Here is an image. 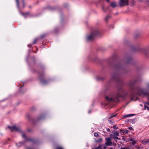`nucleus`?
Masks as SVG:
<instances>
[{"label": "nucleus", "instance_id": "obj_1", "mask_svg": "<svg viewBox=\"0 0 149 149\" xmlns=\"http://www.w3.org/2000/svg\"><path fill=\"white\" fill-rule=\"evenodd\" d=\"M100 34L99 30L97 28L94 29L90 35L87 37V40L88 41H91L94 39L95 37Z\"/></svg>", "mask_w": 149, "mask_h": 149}, {"label": "nucleus", "instance_id": "obj_2", "mask_svg": "<svg viewBox=\"0 0 149 149\" xmlns=\"http://www.w3.org/2000/svg\"><path fill=\"white\" fill-rule=\"evenodd\" d=\"M125 95H123L120 94V93H118L117 94L116 97L113 98H111L109 97L108 96H106L105 97V99L107 101L109 102L113 101L117 102L119 101L118 98L119 97H124L126 96V95H127V94L125 93Z\"/></svg>", "mask_w": 149, "mask_h": 149}, {"label": "nucleus", "instance_id": "obj_3", "mask_svg": "<svg viewBox=\"0 0 149 149\" xmlns=\"http://www.w3.org/2000/svg\"><path fill=\"white\" fill-rule=\"evenodd\" d=\"M38 75L40 77V81L42 84H46L48 83V81L45 78H42V77L44 75V72L43 71L41 72H39Z\"/></svg>", "mask_w": 149, "mask_h": 149}, {"label": "nucleus", "instance_id": "obj_4", "mask_svg": "<svg viewBox=\"0 0 149 149\" xmlns=\"http://www.w3.org/2000/svg\"><path fill=\"white\" fill-rule=\"evenodd\" d=\"M22 137L25 139V141L31 142L33 144L36 143V141L34 139L27 137L24 132L22 133Z\"/></svg>", "mask_w": 149, "mask_h": 149}, {"label": "nucleus", "instance_id": "obj_5", "mask_svg": "<svg viewBox=\"0 0 149 149\" xmlns=\"http://www.w3.org/2000/svg\"><path fill=\"white\" fill-rule=\"evenodd\" d=\"M119 4L120 7L125 6L129 5L128 0H119Z\"/></svg>", "mask_w": 149, "mask_h": 149}, {"label": "nucleus", "instance_id": "obj_6", "mask_svg": "<svg viewBox=\"0 0 149 149\" xmlns=\"http://www.w3.org/2000/svg\"><path fill=\"white\" fill-rule=\"evenodd\" d=\"M8 127L10 130L11 132H13L14 130L19 132H20L21 131L19 127L16 126L15 125H14L12 127H10L8 126Z\"/></svg>", "mask_w": 149, "mask_h": 149}, {"label": "nucleus", "instance_id": "obj_7", "mask_svg": "<svg viewBox=\"0 0 149 149\" xmlns=\"http://www.w3.org/2000/svg\"><path fill=\"white\" fill-rule=\"evenodd\" d=\"M119 135V133L116 131H115L113 132V135H111V137L114 140L116 141H117L118 139L120 140V139L118 138V136Z\"/></svg>", "mask_w": 149, "mask_h": 149}, {"label": "nucleus", "instance_id": "obj_8", "mask_svg": "<svg viewBox=\"0 0 149 149\" xmlns=\"http://www.w3.org/2000/svg\"><path fill=\"white\" fill-rule=\"evenodd\" d=\"M105 139L106 140L105 144L106 146H111L112 144L111 138L109 137H106Z\"/></svg>", "mask_w": 149, "mask_h": 149}, {"label": "nucleus", "instance_id": "obj_9", "mask_svg": "<svg viewBox=\"0 0 149 149\" xmlns=\"http://www.w3.org/2000/svg\"><path fill=\"white\" fill-rule=\"evenodd\" d=\"M137 82V81L136 79L132 80L129 81L128 83V85L129 87L131 89H132V87L135 85L136 83Z\"/></svg>", "mask_w": 149, "mask_h": 149}, {"label": "nucleus", "instance_id": "obj_10", "mask_svg": "<svg viewBox=\"0 0 149 149\" xmlns=\"http://www.w3.org/2000/svg\"><path fill=\"white\" fill-rule=\"evenodd\" d=\"M138 95H148V93L147 91H145L143 89H141L140 90V92H138L137 93Z\"/></svg>", "mask_w": 149, "mask_h": 149}, {"label": "nucleus", "instance_id": "obj_11", "mask_svg": "<svg viewBox=\"0 0 149 149\" xmlns=\"http://www.w3.org/2000/svg\"><path fill=\"white\" fill-rule=\"evenodd\" d=\"M112 79L113 80L118 81L119 80L118 76L116 74H113L112 75Z\"/></svg>", "mask_w": 149, "mask_h": 149}, {"label": "nucleus", "instance_id": "obj_12", "mask_svg": "<svg viewBox=\"0 0 149 149\" xmlns=\"http://www.w3.org/2000/svg\"><path fill=\"white\" fill-rule=\"evenodd\" d=\"M140 142L142 143L144 145H146L149 143V139L141 140L140 141Z\"/></svg>", "mask_w": 149, "mask_h": 149}, {"label": "nucleus", "instance_id": "obj_13", "mask_svg": "<svg viewBox=\"0 0 149 149\" xmlns=\"http://www.w3.org/2000/svg\"><path fill=\"white\" fill-rule=\"evenodd\" d=\"M22 15H23L26 18L29 15V12H27L26 13H21Z\"/></svg>", "mask_w": 149, "mask_h": 149}, {"label": "nucleus", "instance_id": "obj_14", "mask_svg": "<svg viewBox=\"0 0 149 149\" xmlns=\"http://www.w3.org/2000/svg\"><path fill=\"white\" fill-rule=\"evenodd\" d=\"M110 6L112 8H115L117 6L116 4V3L115 2H113L111 3Z\"/></svg>", "mask_w": 149, "mask_h": 149}, {"label": "nucleus", "instance_id": "obj_15", "mask_svg": "<svg viewBox=\"0 0 149 149\" xmlns=\"http://www.w3.org/2000/svg\"><path fill=\"white\" fill-rule=\"evenodd\" d=\"M148 51V48H146L143 49H142V52L145 54H146L147 52Z\"/></svg>", "mask_w": 149, "mask_h": 149}, {"label": "nucleus", "instance_id": "obj_16", "mask_svg": "<svg viewBox=\"0 0 149 149\" xmlns=\"http://www.w3.org/2000/svg\"><path fill=\"white\" fill-rule=\"evenodd\" d=\"M117 115V113H113L112 114H111L110 116L108 118V119H110L112 118L115 117Z\"/></svg>", "mask_w": 149, "mask_h": 149}, {"label": "nucleus", "instance_id": "obj_17", "mask_svg": "<svg viewBox=\"0 0 149 149\" xmlns=\"http://www.w3.org/2000/svg\"><path fill=\"white\" fill-rule=\"evenodd\" d=\"M46 35V34H42L39 37V38L41 39H43L45 38Z\"/></svg>", "mask_w": 149, "mask_h": 149}, {"label": "nucleus", "instance_id": "obj_18", "mask_svg": "<svg viewBox=\"0 0 149 149\" xmlns=\"http://www.w3.org/2000/svg\"><path fill=\"white\" fill-rule=\"evenodd\" d=\"M129 1V2L130 3V5L131 6L133 5L134 4V0H128Z\"/></svg>", "mask_w": 149, "mask_h": 149}, {"label": "nucleus", "instance_id": "obj_19", "mask_svg": "<svg viewBox=\"0 0 149 149\" xmlns=\"http://www.w3.org/2000/svg\"><path fill=\"white\" fill-rule=\"evenodd\" d=\"M102 145L100 144L98 147H95L93 149H102Z\"/></svg>", "mask_w": 149, "mask_h": 149}, {"label": "nucleus", "instance_id": "obj_20", "mask_svg": "<svg viewBox=\"0 0 149 149\" xmlns=\"http://www.w3.org/2000/svg\"><path fill=\"white\" fill-rule=\"evenodd\" d=\"M111 16H110L109 15H108L107 16L105 17V20L107 21H108V19H109L110 18H111Z\"/></svg>", "mask_w": 149, "mask_h": 149}, {"label": "nucleus", "instance_id": "obj_21", "mask_svg": "<svg viewBox=\"0 0 149 149\" xmlns=\"http://www.w3.org/2000/svg\"><path fill=\"white\" fill-rule=\"evenodd\" d=\"M22 143V142H20L19 143H16V145L18 147H20L21 146Z\"/></svg>", "mask_w": 149, "mask_h": 149}, {"label": "nucleus", "instance_id": "obj_22", "mask_svg": "<svg viewBox=\"0 0 149 149\" xmlns=\"http://www.w3.org/2000/svg\"><path fill=\"white\" fill-rule=\"evenodd\" d=\"M95 141L96 142H101L102 141V138H100L97 140H96Z\"/></svg>", "mask_w": 149, "mask_h": 149}, {"label": "nucleus", "instance_id": "obj_23", "mask_svg": "<svg viewBox=\"0 0 149 149\" xmlns=\"http://www.w3.org/2000/svg\"><path fill=\"white\" fill-rule=\"evenodd\" d=\"M133 115H134L133 114H128V115H125L124 116L125 118L128 117H130V116H133Z\"/></svg>", "mask_w": 149, "mask_h": 149}, {"label": "nucleus", "instance_id": "obj_24", "mask_svg": "<svg viewBox=\"0 0 149 149\" xmlns=\"http://www.w3.org/2000/svg\"><path fill=\"white\" fill-rule=\"evenodd\" d=\"M133 115H134L133 114H128V115H125L124 116L125 118L128 117H130V116H133Z\"/></svg>", "mask_w": 149, "mask_h": 149}, {"label": "nucleus", "instance_id": "obj_25", "mask_svg": "<svg viewBox=\"0 0 149 149\" xmlns=\"http://www.w3.org/2000/svg\"><path fill=\"white\" fill-rule=\"evenodd\" d=\"M38 40V38H36L35 39L33 42V44H36V42H37Z\"/></svg>", "mask_w": 149, "mask_h": 149}, {"label": "nucleus", "instance_id": "obj_26", "mask_svg": "<svg viewBox=\"0 0 149 149\" xmlns=\"http://www.w3.org/2000/svg\"><path fill=\"white\" fill-rule=\"evenodd\" d=\"M144 109L145 110H146L147 109L148 110H149V107H148L146 105H144Z\"/></svg>", "mask_w": 149, "mask_h": 149}, {"label": "nucleus", "instance_id": "obj_27", "mask_svg": "<svg viewBox=\"0 0 149 149\" xmlns=\"http://www.w3.org/2000/svg\"><path fill=\"white\" fill-rule=\"evenodd\" d=\"M113 128L115 130H116L118 128V127L116 125H113Z\"/></svg>", "mask_w": 149, "mask_h": 149}, {"label": "nucleus", "instance_id": "obj_28", "mask_svg": "<svg viewBox=\"0 0 149 149\" xmlns=\"http://www.w3.org/2000/svg\"><path fill=\"white\" fill-rule=\"evenodd\" d=\"M55 149H63V148L61 146H58L56 147Z\"/></svg>", "mask_w": 149, "mask_h": 149}, {"label": "nucleus", "instance_id": "obj_29", "mask_svg": "<svg viewBox=\"0 0 149 149\" xmlns=\"http://www.w3.org/2000/svg\"><path fill=\"white\" fill-rule=\"evenodd\" d=\"M94 136L95 137H97L99 135L97 133L95 132L94 133Z\"/></svg>", "mask_w": 149, "mask_h": 149}, {"label": "nucleus", "instance_id": "obj_30", "mask_svg": "<svg viewBox=\"0 0 149 149\" xmlns=\"http://www.w3.org/2000/svg\"><path fill=\"white\" fill-rule=\"evenodd\" d=\"M120 131L121 133H122V134H124V133H125V132L123 130H121V129H120Z\"/></svg>", "mask_w": 149, "mask_h": 149}, {"label": "nucleus", "instance_id": "obj_31", "mask_svg": "<svg viewBox=\"0 0 149 149\" xmlns=\"http://www.w3.org/2000/svg\"><path fill=\"white\" fill-rule=\"evenodd\" d=\"M16 3H17V6L18 7H19V1L18 0H16Z\"/></svg>", "mask_w": 149, "mask_h": 149}, {"label": "nucleus", "instance_id": "obj_32", "mask_svg": "<svg viewBox=\"0 0 149 149\" xmlns=\"http://www.w3.org/2000/svg\"><path fill=\"white\" fill-rule=\"evenodd\" d=\"M136 143V141L135 140H133V141H132V144L134 145Z\"/></svg>", "mask_w": 149, "mask_h": 149}, {"label": "nucleus", "instance_id": "obj_33", "mask_svg": "<svg viewBox=\"0 0 149 149\" xmlns=\"http://www.w3.org/2000/svg\"><path fill=\"white\" fill-rule=\"evenodd\" d=\"M112 146L113 145L114 146H116V143L114 142H112Z\"/></svg>", "mask_w": 149, "mask_h": 149}, {"label": "nucleus", "instance_id": "obj_34", "mask_svg": "<svg viewBox=\"0 0 149 149\" xmlns=\"http://www.w3.org/2000/svg\"><path fill=\"white\" fill-rule=\"evenodd\" d=\"M108 122L109 123H113V121L112 120H108Z\"/></svg>", "mask_w": 149, "mask_h": 149}, {"label": "nucleus", "instance_id": "obj_35", "mask_svg": "<svg viewBox=\"0 0 149 149\" xmlns=\"http://www.w3.org/2000/svg\"><path fill=\"white\" fill-rule=\"evenodd\" d=\"M120 149H129L128 147H125L123 148H121Z\"/></svg>", "mask_w": 149, "mask_h": 149}, {"label": "nucleus", "instance_id": "obj_36", "mask_svg": "<svg viewBox=\"0 0 149 149\" xmlns=\"http://www.w3.org/2000/svg\"><path fill=\"white\" fill-rule=\"evenodd\" d=\"M146 2L149 5V0H146Z\"/></svg>", "mask_w": 149, "mask_h": 149}, {"label": "nucleus", "instance_id": "obj_37", "mask_svg": "<svg viewBox=\"0 0 149 149\" xmlns=\"http://www.w3.org/2000/svg\"><path fill=\"white\" fill-rule=\"evenodd\" d=\"M102 10L103 11H104V12H105V11L104 9V7L103 6H102Z\"/></svg>", "mask_w": 149, "mask_h": 149}, {"label": "nucleus", "instance_id": "obj_38", "mask_svg": "<svg viewBox=\"0 0 149 149\" xmlns=\"http://www.w3.org/2000/svg\"><path fill=\"white\" fill-rule=\"evenodd\" d=\"M128 129L130 130H133V129L131 127H130L128 128Z\"/></svg>", "mask_w": 149, "mask_h": 149}, {"label": "nucleus", "instance_id": "obj_39", "mask_svg": "<svg viewBox=\"0 0 149 149\" xmlns=\"http://www.w3.org/2000/svg\"><path fill=\"white\" fill-rule=\"evenodd\" d=\"M103 149H107V147L106 146H104L103 147Z\"/></svg>", "mask_w": 149, "mask_h": 149}, {"label": "nucleus", "instance_id": "obj_40", "mask_svg": "<svg viewBox=\"0 0 149 149\" xmlns=\"http://www.w3.org/2000/svg\"><path fill=\"white\" fill-rule=\"evenodd\" d=\"M106 130L108 132H110V130L108 128H107Z\"/></svg>", "mask_w": 149, "mask_h": 149}, {"label": "nucleus", "instance_id": "obj_41", "mask_svg": "<svg viewBox=\"0 0 149 149\" xmlns=\"http://www.w3.org/2000/svg\"><path fill=\"white\" fill-rule=\"evenodd\" d=\"M144 103L146 104H147L149 105V102H145Z\"/></svg>", "mask_w": 149, "mask_h": 149}, {"label": "nucleus", "instance_id": "obj_42", "mask_svg": "<svg viewBox=\"0 0 149 149\" xmlns=\"http://www.w3.org/2000/svg\"><path fill=\"white\" fill-rule=\"evenodd\" d=\"M125 133H128V130H126L125 131Z\"/></svg>", "mask_w": 149, "mask_h": 149}, {"label": "nucleus", "instance_id": "obj_43", "mask_svg": "<svg viewBox=\"0 0 149 149\" xmlns=\"http://www.w3.org/2000/svg\"><path fill=\"white\" fill-rule=\"evenodd\" d=\"M22 2L23 3V5H24V0H22Z\"/></svg>", "mask_w": 149, "mask_h": 149}, {"label": "nucleus", "instance_id": "obj_44", "mask_svg": "<svg viewBox=\"0 0 149 149\" xmlns=\"http://www.w3.org/2000/svg\"><path fill=\"white\" fill-rule=\"evenodd\" d=\"M27 149H33L32 148H30V147H27Z\"/></svg>", "mask_w": 149, "mask_h": 149}, {"label": "nucleus", "instance_id": "obj_45", "mask_svg": "<svg viewBox=\"0 0 149 149\" xmlns=\"http://www.w3.org/2000/svg\"><path fill=\"white\" fill-rule=\"evenodd\" d=\"M136 147L137 149H139L140 148V147H139V146H137Z\"/></svg>", "mask_w": 149, "mask_h": 149}, {"label": "nucleus", "instance_id": "obj_46", "mask_svg": "<svg viewBox=\"0 0 149 149\" xmlns=\"http://www.w3.org/2000/svg\"><path fill=\"white\" fill-rule=\"evenodd\" d=\"M105 0L106 1L108 2H109L110 1L109 0Z\"/></svg>", "mask_w": 149, "mask_h": 149}, {"label": "nucleus", "instance_id": "obj_47", "mask_svg": "<svg viewBox=\"0 0 149 149\" xmlns=\"http://www.w3.org/2000/svg\"><path fill=\"white\" fill-rule=\"evenodd\" d=\"M147 86L148 88H149V83L148 84Z\"/></svg>", "mask_w": 149, "mask_h": 149}, {"label": "nucleus", "instance_id": "obj_48", "mask_svg": "<svg viewBox=\"0 0 149 149\" xmlns=\"http://www.w3.org/2000/svg\"><path fill=\"white\" fill-rule=\"evenodd\" d=\"M27 131L29 132L30 131V129L28 130Z\"/></svg>", "mask_w": 149, "mask_h": 149}, {"label": "nucleus", "instance_id": "obj_49", "mask_svg": "<svg viewBox=\"0 0 149 149\" xmlns=\"http://www.w3.org/2000/svg\"><path fill=\"white\" fill-rule=\"evenodd\" d=\"M91 112V110H90L89 111L88 113H90Z\"/></svg>", "mask_w": 149, "mask_h": 149}, {"label": "nucleus", "instance_id": "obj_50", "mask_svg": "<svg viewBox=\"0 0 149 149\" xmlns=\"http://www.w3.org/2000/svg\"><path fill=\"white\" fill-rule=\"evenodd\" d=\"M148 100H149V96L148 97Z\"/></svg>", "mask_w": 149, "mask_h": 149}, {"label": "nucleus", "instance_id": "obj_51", "mask_svg": "<svg viewBox=\"0 0 149 149\" xmlns=\"http://www.w3.org/2000/svg\"><path fill=\"white\" fill-rule=\"evenodd\" d=\"M110 149H113V148H110Z\"/></svg>", "mask_w": 149, "mask_h": 149}, {"label": "nucleus", "instance_id": "obj_52", "mask_svg": "<svg viewBox=\"0 0 149 149\" xmlns=\"http://www.w3.org/2000/svg\"><path fill=\"white\" fill-rule=\"evenodd\" d=\"M118 13H116V15H117V14H118Z\"/></svg>", "mask_w": 149, "mask_h": 149}, {"label": "nucleus", "instance_id": "obj_53", "mask_svg": "<svg viewBox=\"0 0 149 149\" xmlns=\"http://www.w3.org/2000/svg\"><path fill=\"white\" fill-rule=\"evenodd\" d=\"M117 67L118 68V66H117Z\"/></svg>", "mask_w": 149, "mask_h": 149}, {"label": "nucleus", "instance_id": "obj_54", "mask_svg": "<svg viewBox=\"0 0 149 149\" xmlns=\"http://www.w3.org/2000/svg\"><path fill=\"white\" fill-rule=\"evenodd\" d=\"M29 116V115H27V116Z\"/></svg>", "mask_w": 149, "mask_h": 149}]
</instances>
